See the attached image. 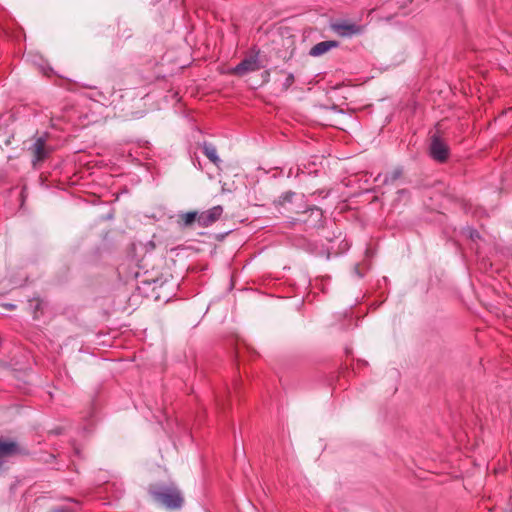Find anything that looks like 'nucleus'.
Listing matches in <instances>:
<instances>
[{
	"instance_id": "obj_1",
	"label": "nucleus",
	"mask_w": 512,
	"mask_h": 512,
	"mask_svg": "<svg viewBox=\"0 0 512 512\" xmlns=\"http://www.w3.org/2000/svg\"><path fill=\"white\" fill-rule=\"evenodd\" d=\"M148 491L155 502L169 510L180 509L183 505V496L174 485H151Z\"/></svg>"
},
{
	"instance_id": "obj_2",
	"label": "nucleus",
	"mask_w": 512,
	"mask_h": 512,
	"mask_svg": "<svg viewBox=\"0 0 512 512\" xmlns=\"http://www.w3.org/2000/svg\"><path fill=\"white\" fill-rule=\"evenodd\" d=\"M331 30L338 36L350 38L352 36L361 35L364 32V26L349 20H338L330 25Z\"/></svg>"
},
{
	"instance_id": "obj_3",
	"label": "nucleus",
	"mask_w": 512,
	"mask_h": 512,
	"mask_svg": "<svg viewBox=\"0 0 512 512\" xmlns=\"http://www.w3.org/2000/svg\"><path fill=\"white\" fill-rule=\"evenodd\" d=\"M28 451L13 440H0V467L11 457L27 455Z\"/></svg>"
},
{
	"instance_id": "obj_4",
	"label": "nucleus",
	"mask_w": 512,
	"mask_h": 512,
	"mask_svg": "<svg viewBox=\"0 0 512 512\" xmlns=\"http://www.w3.org/2000/svg\"><path fill=\"white\" fill-rule=\"evenodd\" d=\"M46 135L35 139L28 151L32 155V164L44 161L52 152V148L46 144Z\"/></svg>"
},
{
	"instance_id": "obj_5",
	"label": "nucleus",
	"mask_w": 512,
	"mask_h": 512,
	"mask_svg": "<svg viewBox=\"0 0 512 512\" xmlns=\"http://www.w3.org/2000/svg\"><path fill=\"white\" fill-rule=\"evenodd\" d=\"M261 64L258 58V53L245 57L237 66L232 69V73L237 76H244L250 72H255L261 69Z\"/></svg>"
},
{
	"instance_id": "obj_6",
	"label": "nucleus",
	"mask_w": 512,
	"mask_h": 512,
	"mask_svg": "<svg viewBox=\"0 0 512 512\" xmlns=\"http://www.w3.org/2000/svg\"><path fill=\"white\" fill-rule=\"evenodd\" d=\"M429 150L430 156L438 162H445L448 159L449 147L437 135L432 136Z\"/></svg>"
},
{
	"instance_id": "obj_7",
	"label": "nucleus",
	"mask_w": 512,
	"mask_h": 512,
	"mask_svg": "<svg viewBox=\"0 0 512 512\" xmlns=\"http://www.w3.org/2000/svg\"><path fill=\"white\" fill-rule=\"evenodd\" d=\"M223 208L220 205L214 206L206 211L198 213V226L209 227L221 217Z\"/></svg>"
},
{
	"instance_id": "obj_8",
	"label": "nucleus",
	"mask_w": 512,
	"mask_h": 512,
	"mask_svg": "<svg viewBox=\"0 0 512 512\" xmlns=\"http://www.w3.org/2000/svg\"><path fill=\"white\" fill-rule=\"evenodd\" d=\"M339 46V42L334 40L322 41L315 44L309 51V55L313 57H319L327 53L333 48H337Z\"/></svg>"
},
{
	"instance_id": "obj_9",
	"label": "nucleus",
	"mask_w": 512,
	"mask_h": 512,
	"mask_svg": "<svg viewBox=\"0 0 512 512\" xmlns=\"http://www.w3.org/2000/svg\"><path fill=\"white\" fill-rule=\"evenodd\" d=\"M178 224L183 227H191L194 223L198 224V212L190 211L178 215Z\"/></svg>"
},
{
	"instance_id": "obj_10",
	"label": "nucleus",
	"mask_w": 512,
	"mask_h": 512,
	"mask_svg": "<svg viewBox=\"0 0 512 512\" xmlns=\"http://www.w3.org/2000/svg\"><path fill=\"white\" fill-rule=\"evenodd\" d=\"M203 153L205 154V156L213 163L215 164L216 166H219V164L221 163V160L220 158L218 157L217 155V150L216 148L210 144V143H204L203 145Z\"/></svg>"
},
{
	"instance_id": "obj_11",
	"label": "nucleus",
	"mask_w": 512,
	"mask_h": 512,
	"mask_svg": "<svg viewBox=\"0 0 512 512\" xmlns=\"http://www.w3.org/2000/svg\"><path fill=\"white\" fill-rule=\"evenodd\" d=\"M402 175L401 169H395L389 175L385 176L384 183H393L397 179H399Z\"/></svg>"
},
{
	"instance_id": "obj_12",
	"label": "nucleus",
	"mask_w": 512,
	"mask_h": 512,
	"mask_svg": "<svg viewBox=\"0 0 512 512\" xmlns=\"http://www.w3.org/2000/svg\"><path fill=\"white\" fill-rule=\"evenodd\" d=\"M294 81H295L294 75L292 73H288L286 75V78H285L283 84H282L284 90H287L294 83Z\"/></svg>"
},
{
	"instance_id": "obj_13",
	"label": "nucleus",
	"mask_w": 512,
	"mask_h": 512,
	"mask_svg": "<svg viewBox=\"0 0 512 512\" xmlns=\"http://www.w3.org/2000/svg\"><path fill=\"white\" fill-rule=\"evenodd\" d=\"M53 512H70V511L65 508H57V509H54Z\"/></svg>"
}]
</instances>
